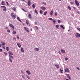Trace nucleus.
I'll return each instance as SVG.
<instances>
[{
  "instance_id": "nucleus-56",
  "label": "nucleus",
  "mask_w": 80,
  "mask_h": 80,
  "mask_svg": "<svg viewBox=\"0 0 80 80\" xmlns=\"http://www.w3.org/2000/svg\"><path fill=\"white\" fill-rule=\"evenodd\" d=\"M76 68L77 69H78V70H80V68H78V67H76Z\"/></svg>"
},
{
  "instance_id": "nucleus-36",
  "label": "nucleus",
  "mask_w": 80,
  "mask_h": 80,
  "mask_svg": "<svg viewBox=\"0 0 80 80\" xmlns=\"http://www.w3.org/2000/svg\"><path fill=\"white\" fill-rule=\"evenodd\" d=\"M1 7H2V8H6V7L5 6H1Z\"/></svg>"
},
{
  "instance_id": "nucleus-4",
  "label": "nucleus",
  "mask_w": 80,
  "mask_h": 80,
  "mask_svg": "<svg viewBox=\"0 0 80 80\" xmlns=\"http://www.w3.org/2000/svg\"><path fill=\"white\" fill-rule=\"evenodd\" d=\"M75 36L76 37H77V38H79V37H80V34L77 33L75 34Z\"/></svg>"
},
{
  "instance_id": "nucleus-27",
  "label": "nucleus",
  "mask_w": 80,
  "mask_h": 80,
  "mask_svg": "<svg viewBox=\"0 0 80 80\" xmlns=\"http://www.w3.org/2000/svg\"><path fill=\"white\" fill-rule=\"evenodd\" d=\"M40 13V14H43V11L42 10H40V11L39 12Z\"/></svg>"
},
{
  "instance_id": "nucleus-5",
  "label": "nucleus",
  "mask_w": 80,
  "mask_h": 80,
  "mask_svg": "<svg viewBox=\"0 0 80 80\" xmlns=\"http://www.w3.org/2000/svg\"><path fill=\"white\" fill-rule=\"evenodd\" d=\"M24 29L28 33H29V30H28V29L26 27H24Z\"/></svg>"
},
{
  "instance_id": "nucleus-43",
  "label": "nucleus",
  "mask_w": 80,
  "mask_h": 80,
  "mask_svg": "<svg viewBox=\"0 0 80 80\" xmlns=\"http://www.w3.org/2000/svg\"><path fill=\"white\" fill-rule=\"evenodd\" d=\"M58 15V13L57 12H56L55 14V16H57Z\"/></svg>"
},
{
  "instance_id": "nucleus-38",
  "label": "nucleus",
  "mask_w": 80,
  "mask_h": 80,
  "mask_svg": "<svg viewBox=\"0 0 80 80\" xmlns=\"http://www.w3.org/2000/svg\"><path fill=\"white\" fill-rule=\"evenodd\" d=\"M3 11H4V12H6L7 11V9L6 8H4L3 9Z\"/></svg>"
},
{
  "instance_id": "nucleus-6",
  "label": "nucleus",
  "mask_w": 80,
  "mask_h": 80,
  "mask_svg": "<svg viewBox=\"0 0 80 80\" xmlns=\"http://www.w3.org/2000/svg\"><path fill=\"white\" fill-rule=\"evenodd\" d=\"M41 8L42 10H43L44 11L46 10V8H45V7H42Z\"/></svg>"
},
{
  "instance_id": "nucleus-42",
  "label": "nucleus",
  "mask_w": 80,
  "mask_h": 80,
  "mask_svg": "<svg viewBox=\"0 0 80 80\" xmlns=\"http://www.w3.org/2000/svg\"><path fill=\"white\" fill-rule=\"evenodd\" d=\"M22 10L24 11V12H27V11H26V10H25L23 8H22Z\"/></svg>"
},
{
  "instance_id": "nucleus-33",
  "label": "nucleus",
  "mask_w": 80,
  "mask_h": 80,
  "mask_svg": "<svg viewBox=\"0 0 80 80\" xmlns=\"http://www.w3.org/2000/svg\"><path fill=\"white\" fill-rule=\"evenodd\" d=\"M32 8H35V5L34 4H32Z\"/></svg>"
},
{
  "instance_id": "nucleus-10",
  "label": "nucleus",
  "mask_w": 80,
  "mask_h": 80,
  "mask_svg": "<svg viewBox=\"0 0 80 80\" xmlns=\"http://www.w3.org/2000/svg\"><path fill=\"white\" fill-rule=\"evenodd\" d=\"M65 72H70V71L68 68H66L65 69Z\"/></svg>"
},
{
  "instance_id": "nucleus-9",
  "label": "nucleus",
  "mask_w": 80,
  "mask_h": 80,
  "mask_svg": "<svg viewBox=\"0 0 80 80\" xmlns=\"http://www.w3.org/2000/svg\"><path fill=\"white\" fill-rule=\"evenodd\" d=\"M17 18L18 20V21H19V22H21V23H22V21H21L20 20V18H19V17H17Z\"/></svg>"
},
{
  "instance_id": "nucleus-59",
  "label": "nucleus",
  "mask_w": 80,
  "mask_h": 80,
  "mask_svg": "<svg viewBox=\"0 0 80 80\" xmlns=\"http://www.w3.org/2000/svg\"><path fill=\"white\" fill-rule=\"evenodd\" d=\"M21 73H23V72L22 71V70H21Z\"/></svg>"
},
{
  "instance_id": "nucleus-32",
  "label": "nucleus",
  "mask_w": 80,
  "mask_h": 80,
  "mask_svg": "<svg viewBox=\"0 0 80 80\" xmlns=\"http://www.w3.org/2000/svg\"><path fill=\"white\" fill-rule=\"evenodd\" d=\"M6 50H7V51L9 50V48H8V47H6Z\"/></svg>"
},
{
  "instance_id": "nucleus-12",
  "label": "nucleus",
  "mask_w": 80,
  "mask_h": 80,
  "mask_svg": "<svg viewBox=\"0 0 80 80\" xmlns=\"http://www.w3.org/2000/svg\"><path fill=\"white\" fill-rule=\"evenodd\" d=\"M55 66H56V68H58H58H59V66H58V65H57V64H55Z\"/></svg>"
},
{
  "instance_id": "nucleus-48",
  "label": "nucleus",
  "mask_w": 80,
  "mask_h": 80,
  "mask_svg": "<svg viewBox=\"0 0 80 80\" xmlns=\"http://www.w3.org/2000/svg\"><path fill=\"white\" fill-rule=\"evenodd\" d=\"M11 28H12L13 30H14L15 29V27H14L13 26L11 27Z\"/></svg>"
},
{
  "instance_id": "nucleus-19",
  "label": "nucleus",
  "mask_w": 80,
  "mask_h": 80,
  "mask_svg": "<svg viewBox=\"0 0 80 80\" xmlns=\"http://www.w3.org/2000/svg\"><path fill=\"white\" fill-rule=\"evenodd\" d=\"M29 18H32V16H31V14L30 13L29 14V15L28 16Z\"/></svg>"
},
{
  "instance_id": "nucleus-34",
  "label": "nucleus",
  "mask_w": 80,
  "mask_h": 80,
  "mask_svg": "<svg viewBox=\"0 0 80 80\" xmlns=\"http://www.w3.org/2000/svg\"><path fill=\"white\" fill-rule=\"evenodd\" d=\"M58 23H61V21L60 20H58Z\"/></svg>"
},
{
  "instance_id": "nucleus-54",
  "label": "nucleus",
  "mask_w": 80,
  "mask_h": 80,
  "mask_svg": "<svg viewBox=\"0 0 80 80\" xmlns=\"http://www.w3.org/2000/svg\"><path fill=\"white\" fill-rule=\"evenodd\" d=\"M42 4H43V5H46V3L43 2L42 3Z\"/></svg>"
},
{
  "instance_id": "nucleus-8",
  "label": "nucleus",
  "mask_w": 80,
  "mask_h": 80,
  "mask_svg": "<svg viewBox=\"0 0 80 80\" xmlns=\"http://www.w3.org/2000/svg\"><path fill=\"white\" fill-rule=\"evenodd\" d=\"M17 18L18 20V21H19V22H21V23H22V21H21L20 20V18H19V17H17Z\"/></svg>"
},
{
  "instance_id": "nucleus-37",
  "label": "nucleus",
  "mask_w": 80,
  "mask_h": 80,
  "mask_svg": "<svg viewBox=\"0 0 80 80\" xmlns=\"http://www.w3.org/2000/svg\"><path fill=\"white\" fill-rule=\"evenodd\" d=\"M60 72L61 73H63V72H63V69H60Z\"/></svg>"
},
{
  "instance_id": "nucleus-63",
  "label": "nucleus",
  "mask_w": 80,
  "mask_h": 80,
  "mask_svg": "<svg viewBox=\"0 0 80 80\" xmlns=\"http://www.w3.org/2000/svg\"><path fill=\"white\" fill-rule=\"evenodd\" d=\"M2 47V44H0V47Z\"/></svg>"
},
{
  "instance_id": "nucleus-55",
  "label": "nucleus",
  "mask_w": 80,
  "mask_h": 80,
  "mask_svg": "<svg viewBox=\"0 0 80 80\" xmlns=\"http://www.w3.org/2000/svg\"><path fill=\"white\" fill-rule=\"evenodd\" d=\"M58 53H59L60 55H61V52L60 51V50H59Z\"/></svg>"
},
{
  "instance_id": "nucleus-26",
  "label": "nucleus",
  "mask_w": 80,
  "mask_h": 80,
  "mask_svg": "<svg viewBox=\"0 0 80 80\" xmlns=\"http://www.w3.org/2000/svg\"><path fill=\"white\" fill-rule=\"evenodd\" d=\"M47 11H46L44 12L43 15H47Z\"/></svg>"
},
{
  "instance_id": "nucleus-15",
  "label": "nucleus",
  "mask_w": 80,
  "mask_h": 80,
  "mask_svg": "<svg viewBox=\"0 0 80 80\" xmlns=\"http://www.w3.org/2000/svg\"><path fill=\"white\" fill-rule=\"evenodd\" d=\"M34 50L36 51H38L40 49L38 48H34Z\"/></svg>"
},
{
  "instance_id": "nucleus-49",
  "label": "nucleus",
  "mask_w": 80,
  "mask_h": 80,
  "mask_svg": "<svg viewBox=\"0 0 80 80\" xmlns=\"http://www.w3.org/2000/svg\"><path fill=\"white\" fill-rule=\"evenodd\" d=\"M6 3L7 5H8V6H9V5H10L8 3V2H6Z\"/></svg>"
},
{
  "instance_id": "nucleus-57",
  "label": "nucleus",
  "mask_w": 80,
  "mask_h": 80,
  "mask_svg": "<svg viewBox=\"0 0 80 80\" xmlns=\"http://www.w3.org/2000/svg\"><path fill=\"white\" fill-rule=\"evenodd\" d=\"M0 52H2V49H0Z\"/></svg>"
},
{
  "instance_id": "nucleus-35",
  "label": "nucleus",
  "mask_w": 80,
  "mask_h": 80,
  "mask_svg": "<svg viewBox=\"0 0 80 80\" xmlns=\"http://www.w3.org/2000/svg\"><path fill=\"white\" fill-rule=\"evenodd\" d=\"M9 26H10V27L11 28V27H13V25H12V24H9Z\"/></svg>"
},
{
  "instance_id": "nucleus-18",
  "label": "nucleus",
  "mask_w": 80,
  "mask_h": 80,
  "mask_svg": "<svg viewBox=\"0 0 80 80\" xmlns=\"http://www.w3.org/2000/svg\"><path fill=\"white\" fill-rule=\"evenodd\" d=\"M8 53L9 54H10V55H13V53L11 52L10 51H9Z\"/></svg>"
},
{
  "instance_id": "nucleus-2",
  "label": "nucleus",
  "mask_w": 80,
  "mask_h": 80,
  "mask_svg": "<svg viewBox=\"0 0 80 80\" xmlns=\"http://www.w3.org/2000/svg\"><path fill=\"white\" fill-rule=\"evenodd\" d=\"M11 16L12 18H13V19L16 18V15H15V14H14L13 13H11Z\"/></svg>"
},
{
  "instance_id": "nucleus-25",
  "label": "nucleus",
  "mask_w": 80,
  "mask_h": 80,
  "mask_svg": "<svg viewBox=\"0 0 80 80\" xmlns=\"http://www.w3.org/2000/svg\"><path fill=\"white\" fill-rule=\"evenodd\" d=\"M70 3L71 5H75V3L73 2H70Z\"/></svg>"
},
{
  "instance_id": "nucleus-17",
  "label": "nucleus",
  "mask_w": 80,
  "mask_h": 80,
  "mask_svg": "<svg viewBox=\"0 0 80 80\" xmlns=\"http://www.w3.org/2000/svg\"><path fill=\"white\" fill-rule=\"evenodd\" d=\"M61 51L62 53H65V51L64 50H62V49H61Z\"/></svg>"
},
{
  "instance_id": "nucleus-21",
  "label": "nucleus",
  "mask_w": 80,
  "mask_h": 80,
  "mask_svg": "<svg viewBox=\"0 0 80 80\" xmlns=\"http://www.w3.org/2000/svg\"><path fill=\"white\" fill-rule=\"evenodd\" d=\"M26 22L27 25H28V23H29V21H28L26 20Z\"/></svg>"
},
{
  "instance_id": "nucleus-13",
  "label": "nucleus",
  "mask_w": 80,
  "mask_h": 80,
  "mask_svg": "<svg viewBox=\"0 0 80 80\" xmlns=\"http://www.w3.org/2000/svg\"><path fill=\"white\" fill-rule=\"evenodd\" d=\"M53 10H52L50 13V15H51V16H52L53 15Z\"/></svg>"
},
{
  "instance_id": "nucleus-58",
  "label": "nucleus",
  "mask_w": 80,
  "mask_h": 80,
  "mask_svg": "<svg viewBox=\"0 0 80 80\" xmlns=\"http://www.w3.org/2000/svg\"><path fill=\"white\" fill-rule=\"evenodd\" d=\"M34 23L35 25H36V24H37V22L36 21L34 22Z\"/></svg>"
},
{
  "instance_id": "nucleus-24",
  "label": "nucleus",
  "mask_w": 80,
  "mask_h": 80,
  "mask_svg": "<svg viewBox=\"0 0 80 80\" xmlns=\"http://www.w3.org/2000/svg\"><path fill=\"white\" fill-rule=\"evenodd\" d=\"M34 11H35V13H36V14H37H37H38V12H37V10L35 9L34 10Z\"/></svg>"
},
{
  "instance_id": "nucleus-50",
  "label": "nucleus",
  "mask_w": 80,
  "mask_h": 80,
  "mask_svg": "<svg viewBox=\"0 0 80 80\" xmlns=\"http://www.w3.org/2000/svg\"><path fill=\"white\" fill-rule=\"evenodd\" d=\"M48 19H49L50 20H53L52 18H49Z\"/></svg>"
},
{
  "instance_id": "nucleus-29",
  "label": "nucleus",
  "mask_w": 80,
  "mask_h": 80,
  "mask_svg": "<svg viewBox=\"0 0 80 80\" xmlns=\"http://www.w3.org/2000/svg\"><path fill=\"white\" fill-rule=\"evenodd\" d=\"M60 27L61 28H62V29H65V28L63 27V25H60Z\"/></svg>"
},
{
  "instance_id": "nucleus-28",
  "label": "nucleus",
  "mask_w": 80,
  "mask_h": 80,
  "mask_svg": "<svg viewBox=\"0 0 80 80\" xmlns=\"http://www.w3.org/2000/svg\"><path fill=\"white\" fill-rule=\"evenodd\" d=\"M52 22L54 24H55V23H56V21L54 20H52Z\"/></svg>"
},
{
  "instance_id": "nucleus-39",
  "label": "nucleus",
  "mask_w": 80,
  "mask_h": 80,
  "mask_svg": "<svg viewBox=\"0 0 80 80\" xmlns=\"http://www.w3.org/2000/svg\"><path fill=\"white\" fill-rule=\"evenodd\" d=\"M4 55H6V56H7V55H8L7 53L5 52H4Z\"/></svg>"
},
{
  "instance_id": "nucleus-64",
  "label": "nucleus",
  "mask_w": 80,
  "mask_h": 80,
  "mask_svg": "<svg viewBox=\"0 0 80 80\" xmlns=\"http://www.w3.org/2000/svg\"><path fill=\"white\" fill-rule=\"evenodd\" d=\"M30 31H32V28H31L30 29Z\"/></svg>"
},
{
  "instance_id": "nucleus-46",
  "label": "nucleus",
  "mask_w": 80,
  "mask_h": 80,
  "mask_svg": "<svg viewBox=\"0 0 80 80\" xmlns=\"http://www.w3.org/2000/svg\"><path fill=\"white\" fill-rule=\"evenodd\" d=\"M7 32L8 33H10V31L8 29L7 30Z\"/></svg>"
},
{
  "instance_id": "nucleus-31",
  "label": "nucleus",
  "mask_w": 80,
  "mask_h": 80,
  "mask_svg": "<svg viewBox=\"0 0 80 80\" xmlns=\"http://www.w3.org/2000/svg\"><path fill=\"white\" fill-rule=\"evenodd\" d=\"M26 77L28 78V79H30V76H28V75H26Z\"/></svg>"
},
{
  "instance_id": "nucleus-62",
  "label": "nucleus",
  "mask_w": 80,
  "mask_h": 80,
  "mask_svg": "<svg viewBox=\"0 0 80 80\" xmlns=\"http://www.w3.org/2000/svg\"><path fill=\"white\" fill-rule=\"evenodd\" d=\"M5 29H8V28L6 27L5 28Z\"/></svg>"
},
{
  "instance_id": "nucleus-22",
  "label": "nucleus",
  "mask_w": 80,
  "mask_h": 80,
  "mask_svg": "<svg viewBox=\"0 0 80 80\" xmlns=\"http://www.w3.org/2000/svg\"><path fill=\"white\" fill-rule=\"evenodd\" d=\"M1 43L2 44V45H5V43L4 42H3L1 41Z\"/></svg>"
},
{
  "instance_id": "nucleus-1",
  "label": "nucleus",
  "mask_w": 80,
  "mask_h": 80,
  "mask_svg": "<svg viewBox=\"0 0 80 80\" xmlns=\"http://www.w3.org/2000/svg\"><path fill=\"white\" fill-rule=\"evenodd\" d=\"M9 61L11 63H12L13 61H12V60H13V56L10 55H9Z\"/></svg>"
},
{
  "instance_id": "nucleus-45",
  "label": "nucleus",
  "mask_w": 80,
  "mask_h": 80,
  "mask_svg": "<svg viewBox=\"0 0 80 80\" xmlns=\"http://www.w3.org/2000/svg\"><path fill=\"white\" fill-rule=\"evenodd\" d=\"M56 28H58L59 27V26H58V25H56Z\"/></svg>"
},
{
  "instance_id": "nucleus-61",
  "label": "nucleus",
  "mask_w": 80,
  "mask_h": 80,
  "mask_svg": "<svg viewBox=\"0 0 80 80\" xmlns=\"http://www.w3.org/2000/svg\"><path fill=\"white\" fill-rule=\"evenodd\" d=\"M17 38L18 39H19V37H18V36H17Z\"/></svg>"
},
{
  "instance_id": "nucleus-44",
  "label": "nucleus",
  "mask_w": 80,
  "mask_h": 80,
  "mask_svg": "<svg viewBox=\"0 0 80 80\" xmlns=\"http://www.w3.org/2000/svg\"><path fill=\"white\" fill-rule=\"evenodd\" d=\"M22 78H24V79H25V77L24 76H23V75H22Z\"/></svg>"
},
{
  "instance_id": "nucleus-53",
  "label": "nucleus",
  "mask_w": 80,
  "mask_h": 80,
  "mask_svg": "<svg viewBox=\"0 0 80 80\" xmlns=\"http://www.w3.org/2000/svg\"><path fill=\"white\" fill-rule=\"evenodd\" d=\"M13 40H16V38L15 37H13Z\"/></svg>"
},
{
  "instance_id": "nucleus-23",
  "label": "nucleus",
  "mask_w": 80,
  "mask_h": 80,
  "mask_svg": "<svg viewBox=\"0 0 80 80\" xmlns=\"http://www.w3.org/2000/svg\"><path fill=\"white\" fill-rule=\"evenodd\" d=\"M4 3V1H2L1 3L2 5H5V3Z\"/></svg>"
},
{
  "instance_id": "nucleus-52",
  "label": "nucleus",
  "mask_w": 80,
  "mask_h": 80,
  "mask_svg": "<svg viewBox=\"0 0 80 80\" xmlns=\"http://www.w3.org/2000/svg\"><path fill=\"white\" fill-rule=\"evenodd\" d=\"M12 10H13L14 11H15V8H12Z\"/></svg>"
},
{
  "instance_id": "nucleus-60",
  "label": "nucleus",
  "mask_w": 80,
  "mask_h": 80,
  "mask_svg": "<svg viewBox=\"0 0 80 80\" xmlns=\"http://www.w3.org/2000/svg\"><path fill=\"white\" fill-rule=\"evenodd\" d=\"M78 13V14H80V12H79V11H78L77 12Z\"/></svg>"
},
{
  "instance_id": "nucleus-14",
  "label": "nucleus",
  "mask_w": 80,
  "mask_h": 80,
  "mask_svg": "<svg viewBox=\"0 0 80 80\" xmlns=\"http://www.w3.org/2000/svg\"><path fill=\"white\" fill-rule=\"evenodd\" d=\"M21 52H24V50H23V48L22 47H21Z\"/></svg>"
},
{
  "instance_id": "nucleus-11",
  "label": "nucleus",
  "mask_w": 80,
  "mask_h": 80,
  "mask_svg": "<svg viewBox=\"0 0 80 80\" xmlns=\"http://www.w3.org/2000/svg\"><path fill=\"white\" fill-rule=\"evenodd\" d=\"M26 73L28 74V75H30L31 74V73H30V72L29 70H27L26 71Z\"/></svg>"
},
{
  "instance_id": "nucleus-47",
  "label": "nucleus",
  "mask_w": 80,
  "mask_h": 80,
  "mask_svg": "<svg viewBox=\"0 0 80 80\" xmlns=\"http://www.w3.org/2000/svg\"><path fill=\"white\" fill-rule=\"evenodd\" d=\"M65 60L66 61H67V60H68V58H66L65 59Z\"/></svg>"
},
{
  "instance_id": "nucleus-30",
  "label": "nucleus",
  "mask_w": 80,
  "mask_h": 80,
  "mask_svg": "<svg viewBox=\"0 0 80 80\" xmlns=\"http://www.w3.org/2000/svg\"><path fill=\"white\" fill-rule=\"evenodd\" d=\"M12 33L14 35H15V34H16V31H13V32H12Z\"/></svg>"
},
{
  "instance_id": "nucleus-41",
  "label": "nucleus",
  "mask_w": 80,
  "mask_h": 80,
  "mask_svg": "<svg viewBox=\"0 0 80 80\" xmlns=\"http://www.w3.org/2000/svg\"><path fill=\"white\" fill-rule=\"evenodd\" d=\"M35 28L36 30H38V28L37 26H35Z\"/></svg>"
},
{
  "instance_id": "nucleus-3",
  "label": "nucleus",
  "mask_w": 80,
  "mask_h": 80,
  "mask_svg": "<svg viewBox=\"0 0 80 80\" xmlns=\"http://www.w3.org/2000/svg\"><path fill=\"white\" fill-rule=\"evenodd\" d=\"M75 3L77 6H79L80 4L78 3V2L77 1V0H75Z\"/></svg>"
},
{
  "instance_id": "nucleus-40",
  "label": "nucleus",
  "mask_w": 80,
  "mask_h": 80,
  "mask_svg": "<svg viewBox=\"0 0 80 80\" xmlns=\"http://www.w3.org/2000/svg\"><path fill=\"white\" fill-rule=\"evenodd\" d=\"M68 9L69 10H71V8L70 7V6H68Z\"/></svg>"
},
{
  "instance_id": "nucleus-20",
  "label": "nucleus",
  "mask_w": 80,
  "mask_h": 80,
  "mask_svg": "<svg viewBox=\"0 0 80 80\" xmlns=\"http://www.w3.org/2000/svg\"><path fill=\"white\" fill-rule=\"evenodd\" d=\"M17 45L19 48H20L21 47V45H20L19 44L17 43Z\"/></svg>"
},
{
  "instance_id": "nucleus-16",
  "label": "nucleus",
  "mask_w": 80,
  "mask_h": 80,
  "mask_svg": "<svg viewBox=\"0 0 80 80\" xmlns=\"http://www.w3.org/2000/svg\"><path fill=\"white\" fill-rule=\"evenodd\" d=\"M28 6H30V5H31L30 1H28Z\"/></svg>"
},
{
  "instance_id": "nucleus-7",
  "label": "nucleus",
  "mask_w": 80,
  "mask_h": 80,
  "mask_svg": "<svg viewBox=\"0 0 80 80\" xmlns=\"http://www.w3.org/2000/svg\"><path fill=\"white\" fill-rule=\"evenodd\" d=\"M66 76H67V77H68V78L69 80H71V77H70V76L69 74H66Z\"/></svg>"
},
{
  "instance_id": "nucleus-51",
  "label": "nucleus",
  "mask_w": 80,
  "mask_h": 80,
  "mask_svg": "<svg viewBox=\"0 0 80 80\" xmlns=\"http://www.w3.org/2000/svg\"><path fill=\"white\" fill-rule=\"evenodd\" d=\"M2 47L4 49V50H5V47L4 46H2Z\"/></svg>"
}]
</instances>
